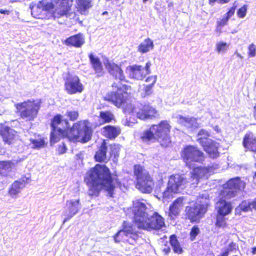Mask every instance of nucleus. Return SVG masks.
Returning a JSON list of instances; mask_svg holds the SVG:
<instances>
[{
  "mask_svg": "<svg viewBox=\"0 0 256 256\" xmlns=\"http://www.w3.org/2000/svg\"><path fill=\"white\" fill-rule=\"evenodd\" d=\"M74 215L72 214H70V216H68L64 220L63 222L64 223L70 220Z\"/></svg>",
  "mask_w": 256,
  "mask_h": 256,
  "instance_id": "obj_59",
  "label": "nucleus"
},
{
  "mask_svg": "<svg viewBox=\"0 0 256 256\" xmlns=\"http://www.w3.org/2000/svg\"><path fill=\"white\" fill-rule=\"evenodd\" d=\"M14 166V164L10 161H0V174L3 176H6Z\"/></svg>",
  "mask_w": 256,
  "mask_h": 256,
  "instance_id": "obj_35",
  "label": "nucleus"
},
{
  "mask_svg": "<svg viewBox=\"0 0 256 256\" xmlns=\"http://www.w3.org/2000/svg\"><path fill=\"white\" fill-rule=\"evenodd\" d=\"M0 13L2 14H8L9 13H10V12L8 10H2V9H0Z\"/></svg>",
  "mask_w": 256,
  "mask_h": 256,
  "instance_id": "obj_62",
  "label": "nucleus"
},
{
  "mask_svg": "<svg viewBox=\"0 0 256 256\" xmlns=\"http://www.w3.org/2000/svg\"><path fill=\"white\" fill-rule=\"evenodd\" d=\"M137 118L141 120H152L159 117L158 111L149 104H144L136 112Z\"/></svg>",
  "mask_w": 256,
  "mask_h": 256,
  "instance_id": "obj_14",
  "label": "nucleus"
},
{
  "mask_svg": "<svg viewBox=\"0 0 256 256\" xmlns=\"http://www.w3.org/2000/svg\"><path fill=\"white\" fill-rule=\"evenodd\" d=\"M150 129L162 147H168L171 144L170 132L172 126L168 120H162L158 124H152Z\"/></svg>",
  "mask_w": 256,
  "mask_h": 256,
  "instance_id": "obj_8",
  "label": "nucleus"
},
{
  "mask_svg": "<svg viewBox=\"0 0 256 256\" xmlns=\"http://www.w3.org/2000/svg\"><path fill=\"white\" fill-rule=\"evenodd\" d=\"M128 236L121 229L118 230L114 236L113 238L116 242H120L125 240V238Z\"/></svg>",
  "mask_w": 256,
  "mask_h": 256,
  "instance_id": "obj_42",
  "label": "nucleus"
},
{
  "mask_svg": "<svg viewBox=\"0 0 256 256\" xmlns=\"http://www.w3.org/2000/svg\"><path fill=\"white\" fill-rule=\"evenodd\" d=\"M84 180L88 186L90 196L97 197L104 190L112 198L114 191L120 182L117 176L114 177L110 168L105 164H96L87 172Z\"/></svg>",
  "mask_w": 256,
  "mask_h": 256,
  "instance_id": "obj_1",
  "label": "nucleus"
},
{
  "mask_svg": "<svg viewBox=\"0 0 256 256\" xmlns=\"http://www.w3.org/2000/svg\"><path fill=\"white\" fill-rule=\"evenodd\" d=\"M254 116L256 117V104L254 106Z\"/></svg>",
  "mask_w": 256,
  "mask_h": 256,
  "instance_id": "obj_64",
  "label": "nucleus"
},
{
  "mask_svg": "<svg viewBox=\"0 0 256 256\" xmlns=\"http://www.w3.org/2000/svg\"><path fill=\"white\" fill-rule=\"evenodd\" d=\"M146 81L150 82V84L146 85L144 87V92L146 95H150L152 92V88L156 84V76H150L146 78Z\"/></svg>",
  "mask_w": 256,
  "mask_h": 256,
  "instance_id": "obj_37",
  "label": "nucleus"
},
{
  "mask_svg": "<svg viewBox=\"0 0 256 256\" xmlns=\"http://www.w3.org/2000/svg\"><path fill=\"white\" fill-rule=\"evenodd\" d=\"M73 2L74 0H42L30 6L31 13L34 18L40 19H49L48 12L54 19L68 17L72 14Z\"/></svg>",
  "mask_w": 256,
  "mask_h": 256,
  "instance_id": "obj_4",
  "label": "nucleus"
},
{
  "mask_svg": "<svg viewBox=\"0 0 256 256\" xmlns=\"http://www.w3.org/2000/svg\"><path fill=\"white\" fill-rule=\"evenodd\" d=\"M66 148L64 144H62L59 145L57 151L59 154H62L66 152Z\"/></svg>",
  "mask_w": 256,
  "mask_h": 256,
  "instance_id": "obj_53",
  "label": "nucleus"
},
{
  "mask_svg": "<svg viewBox=\"0 0 256 256\" xmlns=\"http://www.w3.org/2000/svg\"><path fill=\"white\" fill-rule=\"evenodd\" d=\"M225 216L216 214V216L215 226L218 228H224L227 226Z\"/></svg>",
  "mask_w": 256,
  "mask_h": 256,
  "instance_id": "obj_39",
  "label": "nucleus"
},
{
  "mask_svg": "<svg viewBox=\"0 0 256 256\" xmlns=\"http://www.w3.org/2000/svg\"><path fill=\"white\" fill-rule=\"evenodd\" d=\"M180 157L189 168H192V162L202 163L204 160V154L197 146L186 145L180 152Z\"/></svg>",
  "mask_w": 256,
  "mask_h": 256,
  "instance_id": "obj_9",
  "label": "nucleus"
},
{
  "mask_svg": "<svg viewBox=\"0 0 256 256\" xmlns=\"http://www.w3.org/2000/svg\"><path fill=\"white\" fill-rule=\"evenodd\" d=\"M164 246L166 247L162 250V251L166 255H168L170 252V248L168 245L167 242H166Z\"/></svg>",
  "mask_w": 256,
  "mask_h": 256,
  "instance_id": "obj_56",
  "label": "nucleus"
},
{
  "mask_svg": "<svg viewBox=\"0 0 256 256\" xmlns=\"http://www.w3.org/2000/svg\"><path fill=\"white\" fill-rule=\"evenodd\" d=\"M85 42L84 37L82 33H78L67 38L63 44L69 47L81 48Z\"/></svg>",
  "mask_w": 256,
  "mask_h": 256,
  "instance_id": "obj_17",
  "label": "nucleus"
},
{
  "mask_svg": "<svg viewBox=\"0 0 256 256\" xmlns=\"http://www.w3.org/2000/svg\"><path fill=\"white\" fill-rule=\"evenodd\" d=\"M131 208L134 215L133 222L138 228L148 215L146 206L144 203L137 200L133 202Z\"/></svg>",
  "mask_w": 256,
  "mask_h": 256,
  "instance_id": "obj_13",
  "label": "nucleus"
},
{
  "mask_svg": "<svg viewBox=\"0 0 256 256\" xmlns=\"http://www.w3.org/2000/svg\"><path fill=\"white\" fill-rule=\"evenodd\" d=\"M251 206L256 210V198L250 203Z\"/></svg>",
  "mask_w": 256,
  "mask_h": 256,
  "instance_id": "obj_61",
  "label": "nucleus"
},
{
  "mask_svg": "<svg viewBox=\"0 0 256 256\" xmlns=\"http://www.w3.org/2000/svg\"><path fill=\"white\" fill-rule=\"evenodd\" d=\"M150 64L148 62L145 67L141 66L133 65L129 66V70L132 78L136 80H142L144 77L150 73Z\"/></svg>",
  "mask_w": 256,
  "mask_h": 256,
  "instance_id": "obj_15",
  "label": "nucleus"
},
{
  "mask_svg": "<svg viewBox=\"0 0 256 256\" xmlns=\"http://www.w3.org/2000/svg\"><path fill=\"white\" fill-rule=\"evenodd\" d=\"M14 131L5 124H0V135L4 141L10 144L14 136Z\"/></svg>",
  "mask_w": 256,
  "mask_h": 256,
  "instance_id": "obj_25",
  "label": "nucleus"
},
{
  "mask_svg": "<svg viewBox=\"0 0 256 256\" xmlns=\"http://www.w3.org/2000/svg\"><path fill=\"white\" fill-rule=\"evenodd\" d=\"M204 150L208 154L210 157L216 158L219 156L218 146L216 143L210 140V142L202 146Z\"/></svg>",
  "mask_w": 256,
  "mask_h": 256,
  "instance_id": "obj_28",
  "label": "nucleus"
},
{
  "mask_svg": "<svg viewBox=\"0 0 256 256\" xmlns=\"http://www.w3.org/2000/svg\"><path fill=\"white\" fill-rule=\"evenodd\" d=\"M64 90L70 94L81 93L84 90L83 84L76 75L68 73L67 76L64 78Z\"/></svg>",
  "mask_w": 256,
  "mask_h": 256,
  "instance_id": "obj_12",
  "label": "nucleus"
},
{
  "mask_svg": "<svg viewBox=\"0 0 256 256\" xmlns=\"http://www.w3.org/2000/svg\"><path fill=\"white\" fill-rule=\"evenodd\" d=\"M169 242L174 253L178 254H182L183 253V248L178 242L177 236L176 234H173L170 236Z\"/></svg>",
  "mask_w": 256,
  "mask_h": 256,
  "instance_id": "obj_30",
  "label": "nucleus"
},
{
  "mask_svg": "<svg viewBox=\"0 0 256 256\" xmlns=\"http://www.w3.org/2000/svg\"><path fill=\"white\" fill-rule=\"evenodd\" d=\"M236 8L237 4H236V2H234L233 3L232 6L228 9V11L225 14V16L230 19V18L234 14Z\"/></svg>",
  "mask_w": 256,
  "mask_h": 256,
  "instance_id": "obj_47",
  "label": "nucleus"
},
{
  "mask_svg": "<svg viewBox=\"0 0 256 256\" xmlns=\"http://www.w3.org/2000/svg\"><path fill=\"white\" fill-rule=\"evenodd\" d=\"M66 204L70 213L72 214L73 215H75L78 210L80 200L78 199L76 200H69L67 202Z\"/></svg>",
  "mask_w": 256,
  "mask_h": 256,
  "instance_id": "obj_38",
  "label": "nucleus"
},
{
  "mask_svg": "<svg viewBox=\"0 0 256 256\" xmlns=\"http://www.w3.org/2000/svg\"><path fill=\"white\" fill-rule=\"evenodd\" d=\"M122 230L127 236H130V238H132L134 242H136L138 238V232L134 230V228L132 224L124 221L122 222Z\"/></svg>",
  "mask_w": 256,
  "mask_h": 256,
  "instance_id": "obj_27",
  "label": "nucleus"
},
{
  "mask_svg": "<svg viewBox=\"0 0 256 256\" xmlns=\"http://www.w3.org/2000/svg\"><path fill=\"white\" fill-rule=\"evenodd\" d=\"M251 252L252 254H256V246L252 248Z\"/></svg>",
  "mask_w": 256,
  "mask_h": 256,
  "instance_id": "obj_63",
  "label": "nucleus"
},
{
  "mask_svg": "<svg viewBox=\"0 0 256 256\" xmlns=\"http://www.w3.org/2000/svg\"><path fill=\"white\" fill-rule=\"evenodd\" d=\"M140 139L143 142L147 144H150L152 142L157 140L156 136L150 128L143 132L140 136Z\"/></svg>",
  "mask_w": 256,
  "mask_h": 256,
  "instance_id": "obj_31",
  "label": "nucleus"
},
{
  "mask_svg": "<svg viewBox=\"0 0 256 256\" xmlns=\"http://www.w3.org/2000/svg\"><path fill=\"white\" fill-rule=\"evenodd\" d=\"M134 109L133 106L130 104L126 106V107H124L123 110L124 112H132Z\"/></svg>",
  "mask_w": 256,
  "mask_h": 256,
  "instance_id": "obj_57",
  "label": "nucleus"
},
{
  "mask_svg": "<svg viewBox=\"0 0 256 256\" xmlns=\"http://www.w3.org/2000/svg\"><path fill=\"white\" fill-rule=\"evenodd\" d=\"M165 226L164 218L158 212H154L150 216L148 215L138 228L147 231H158Z\"/></svg>",
  "mask_w": 256,
  "mask_h": 256,
  "instance_id": "obj_10",
  "label": "nucleus"
},
{
  "mask_svg": "<svg viewBox=\"0 0 256 256\" xmlns=\"http://www.w3.org/2000/svg\"><path fill=\"white\" fill-rule=\"evenodd\" d=\"M104 66L108 72L112 76L116 81L112 85L115 91L108 92L103 100L120 108L127 104L130 95L128 91L131 88L130 86L122 83V82H126V78L122 70L119 65L108 60L104 62Z\"/></svg>",
  "mask_w": 256,
  "mask_h": 256,
  "instance_id": "obj_3",
  "label": "nucleus"
},
{
  "mask_svg": "<svg viewBox=\"0 0 256 256\" xmlns=\"http://www.w3.org/2000/svg\"><path fill=\"white\" fill-rule=\"evenodd\" d=\"M30 177L26 176H22L17 180V188H22L24 187L27 184L30 182Z\"/></svg>",
  "mask_w": 256,
  "mask_h": 256,
  "instance_id": "obj_41",
  "label": "nucleus"
},
{
  "mask_svg": "<svg viewBox=\"0 0 256 256\" xmlns=\"http://www.w3.org/2000/svg\"><path fill=\"white\" fill-rule=\"evenodd\" d=\"M250 206H251L250 203V204H248V206H241L240 209L242 211L247 212L250 209Z\"/></svg>",
  "mask_w": 256,
  "mask_h": 256,
  "instance_id": "obj_58",
  "label": "nucleus"
},
{
  "mask_svg": "<svg viewBox=\"0 0 256 256\" xmlns=\"http://www.w3.org/2000/svg\"><path fill=\"white\" fill-rule=\"evenodd\" d=\"M230 0H208V4L213 5L215 2H218L220 4L228 3Z\"/></svg>",
  "mask_w": 256,
  "mask_h": 256,
  "instance_id": "obj_54",
  "label": "nucleus"
},
{
  "mask_svg": "<svg viewBox=\"0 0 256 256\" xmlns=\"http://www.w3.org/2000/svg\"><path fill=\"white\" fill-rule=\"evenodd\" d=\"M183 205L184 198L182 197H178L176 199L170 206L168 210L169 216L171 218H174L178 216Z\"/></svg>",
  "mask_w": 256,
  "mask_h": 256,
  "instance_id": "obj_22",
  "label": "nucleus"
},
{
  "mask_svg": "<svg viewBox=\"0 0 256 256\" xmlns=\"http://www.w3.org/2000/svg\"><path fill=\"white\" fill-rule=\"evenodd\" d=\"M88 58L92 68L95 72V73L98 76H102L104 71L102 63L100 59L97 56H94L92 53L88 54Z\"/></svg>",
  "mask_w": 256,
  "mask_h": 256,
  "instance_id": "obj_24",
  "label": "nucleus"
},
{
  "mask_svg": "<svg viewBox=\"0 0 256 256\" xmlns=\"http://www.w3.org/2000/svg\"><path fill=\"white\" fill-rule=\"evenodd\" d=\"M134 174L136 177V181L150 174L144 167L140 164H135L134 166Z\"/></svg>",
  "mask_w": 256,
  "mask_h": 256,
  "instance_id": "obj_32",
  "label": "nucleus"
},
{
  "mask_svg": "<svg viewBox=\"0 0 256 256\" xmlns=\"http://www.w3.org/2000/svg\"><path fill=\"white\" fill-rule=\"evenodd\" d=\"M136 187L142 192L150 194L154 185V181L150 174L136 181Z\"/></svg>",
  "mask_w": 256,
  "mask_h": 256,
  "instance_id": "obj_16",
  "label": "nucleus"
},
{
  "mask_svg": "<svg viewBox=\"0 0 256 256\" xmlns=\"http://www.w3.org/2000/svg\"><path fill=\"white\" fill-rule=\"evenodd\" d=\"M92 0H76V8L80 14H86L92 6Z\"/></svg>",
  "mask_w": 256,
  "mask_h": 256,
  "instance_id": "obj_26",
  "label": "nucleus"
},
{
  "mask_svg": "<svg viewBox=\"0 0 256 256\" xmlns=\"http://www.w3.org/2000/svg\"><path fill=\"white\" fill-rule=\"evenodd\" d=\"M210 206V200L206 198L204 202L186 206L184 210L185 219L189 220L192 223L199 222L208 212Z\"/></svg>",
  "mask_w": 256,
  "mask_h": 256,
  "instance_id": "obj_7",
  "label": "nucleus"
},
{
  "mask_svg": "<svg viewBox=\"0 0 256 256\" xmlns=\"http://www.w3.org/2000/svg\"><path fill=\"white\" fill-rule=\"evenodd\" d=\"M210 172V168L205 166H196L193 168L190 174V178L195 180V184H198L200 180L206 176Z\"/></svg>",
  "mask_w": 256,
  "mask_h": 256,
  "instance_id": "obj_23",
  "label": "nucleus"
},
{
  "mask_svg": "<svg viewBox=\"0 0 256 256\" xmlns=\"http://www.w3.org/2000/svg\"><path fill=\"white\" fill-rule=\"evenodd\" d=\"M40 99L27 100L17 104V112L20 118L32 121L36 118L41 107Z\"/></svg>",
  "mask_w": 256,
  "mask_h": 256,
  "instance_id": "obj_6",
  "label": "nucleus"
},
{
  "mask_svg": "<svg viewBox=\"0 0 256 256\" xmlns=\"http://www.w3.org/2000/svg\"><path fill=\"white\" fill-rule=\"evenodd\" d=\"M98 118L102 120V124L110 123L112 121H115L114 114L108 110L100 112Z\"/></svg>",
  "mask_w": 256,
  "mask_h": 256,
  "instance_id": "obj_34",
  "label": "nucleus"
},
{
  "mask_svg": "<svg viewBox=\"0 0 256 256\" xmlns=\"http://www.w3.org/2000/svg\"><path fill=\"white\" fill-rule=\"evenodd\" d=\"M62 138H66V136H64L62 134L58 132V130H51L50 132V143L51 145L58 142Z\"/></svg>",
  "mask_w": 256,
  "mask_h": 256,
  "instance_id": "obj_36",
  "label": "nucleus"
},
{
  "mask_svg": "<svg viewBox=\"0 0 256 256\" xmlns=\"http://www.w3.org/2000/svg\"><path fill=\"white\" fill-rule=\"evenodd\" d=\"M154 47L153 41L150 38H148L138 45V50L141 54H144L152 50Z\"/></svg>",
  "mask_w": 256,
  "mask_h": 256,
  "instance_id": "obj_29",
  "label": "nucleus"
},
{
  "mask_svg": "<svg viewBox=\"0 0 256 256\" xmlns=\"http://www.w3.org/2000/svg\"><path fill=\"white\" fill-rule=\"evenodd\" d=\"M248 10V6L244 4L237 10V16L239 18H242L246 16Z\"/></svg>",
  "mask_w": 256,
  "mask_h": 256,
  "instance_id": "obj_44",
  "label": "nucleus"
},
{
  "mask_svg": "<svg viewBox=\"0 0 256 256\" xmlns=\"http://www.w3.org/2000/svg\"><path fill=\"white\" fill-rule=\"evenodd\" d=\"M186 178L184 174L176 173L169 176L166 188L162 192L163 199L172 198L185 188L188 184Z\"/></svg>",
  "mask_w": 256,
  "mask_h": 256,
  "instance_id": "obj_5",
  "label": "nucleus"
},
{
  "mask_svg": "<svg viewBox=\"0 0 256 256\" xmlns=\"http://www.w3.org/2000/svg\"><path fill=\"white\" fill-rule=\"evenodd\" d=\"M244 188L240 178H231L223 185L220 194L224 198L229 199L234 197L242 188Z\"/></svg>",
  "mask_w": 256,
  "mask_h": 256,
  "instance_id": "obj_11",
  "label": "nucleus"
},
{
  "mask_svg": "<svg viewBox=\"0 0 256 256\" xmlns=\"http://www.w3.org/2000/svg\"><path fill=\"white\" fill-rule=\"evenodd\" d=\"M121 129L119 126L106 125L102 128V134L108 140H114L120 134Z\"/></svg>",
  "mask_w": 256,
  "mask_h": 256,
  "instance_id": "obj_19",
  "label": "nucleus"
},
{
  "mask_svg": "<svg viewBox=\"0 0 256 256\" xmlns=\"http://www.w3.org/2000/svg\"><path fill=\"white\" fill-rule=\"evenodd\" d=\"M248 54L250 57H254L256 55V46L254 44H251L248 47Z\"/></svg>",
  "mask_w": 256,
  "mask_h": 256,
  "instance_id": "obj_49",
  "label": "nucleus"
},
{
  "mask_svg": "<svg viewBox=\"0 0 256 256\" xmlns=\"http://www.w3.org/2000/svg\"><path fill=\"white\" fill-rule=\"evenodd\" d=\"M180 120L181 122L184 123V124H191L193 120V118H186L182 116H180Z\"/></svg>",
  "mask_w": 256,
  "mask_h": 256,
  "instance_id": "obj_52",
  "label": "nucleus"
},
{
  "mask_svg": "<svg viewBox=\"0 0 256 256\" xmlns=\"http://www.w3.org/2000/svg\"><path fill=\"white\" fill-rule=\"evenodd\" d=\"M32 143L33 144L34 148H43L46 144L43 138L39 140H32Z\"/></svg>",
  "mask_w": 256,
  "mask_h": 256,
  "instance_id": "obj_46",
  "label": "nucleus"
},
{
  "mask_svg": "<svg viewBox=\"0 0 256 256\" xmlns=\"http://www.w3.org/2000/svg\"><path fill=\"white\" fill-rule=\"evenodd\" d=\"M200 233V230L196 225L194 226L190 232V238L192 241L194 240L196 236Z\"/></svg>",
  "mask_w": 256,
  "mask_h": 256,
  "instance_id": "obj_43",
  "label": "nucleus"
},
{
  "mask_svg": "<svg viewBox=\"0 0 256 256\" xmlns=\"http://www.w3.org/2000/svg\"><path fill=\"white\" fill-rule=\"evenodd\" d=\"M228 46L226 42H220L216 44V50L218 52H224L227 50Z\"/></svg>",
  "mask_w": 256,
  "mask_h": 256,
  "instance_id": "obj_48",
  "label": "nucleus"
},
{
  "mask_svg": "<svg viewBox=\"0 0 256 256\" xmlns=\"http://www.w3.org/2000/svg\"><path fill=\"white\" fill-rule=\"evenodd\" d=\"M238 248V246L236 242H230L228 246V248H226L225 250H227L229 253L230 252L233 250H236Z\"/></svg>",
  "mask_w": 256,
  "mask_h": 256,
  "instance_id": "obj_51",
  "label": "nucleus"
},
{
  "mask_svg": "<svg viewBox=\"0 0 256 256\" xmlns=\"http://www.w3.org/2000/svg\"><path fill=\"white\" fill-rule=\"evenodd\" d=\"M107 144L106 140H103L94 156L96 162H107Z\"/></svg>",
  "mask_w": 256,
  "mask_h": 256,
  "instance_id": "obj_21",
  "label": "nucleus"
},
{
  "mask_svg": "<svg viewBox=\"0 0 256 256\" xmlns=\"http://www.w3.org/2000/svg\"><path fill=\"white\" fill-rule=\"evenodd\" d=\"M110 149V156L112 155H117L118 154V153L120 150V145L118 144H110L109 146Z\"/></svg>",
  "mask_w": 256,
  "mask_h": 256,
  "instance_id": "obj_45",
  "label": "nucleus"
},
{
  "mask_svg": "<svg viewBox=\"0 0 256 256\" xmlns=\"http://www.w3.org/2000/svg\"><path fill=\"white\" fill-rule=\"evenodd\" d=\"M242 146L248 150L256 153V138L252 132H249L244 134Z\"/></svg>",
  "mask_w": 256,
  "mask_h": 256,
  "instance_id": "obj_18",
  "label": "nucleus"
},
{
  "mask_svg": "<svg viewBox=\"0 0 256 256\" xmlns=\"http://www.w3.org/2000/svg\"><path fill=\"white\" fill-rule=\"evenodd\" d=\"M229 253L227 250H224L218 256H228Z\"/></svg>",
  "mask_w": 256,
  "mask_h": 256,
  "instance_id": "obj_60",
  "label": "nucleus"
},
{
  "mask_svg": "<svg viewBox=\"0 0 256 256\" xmlns=\"http://www.w3.org/2000/svg\"><path fill=\"white\" fill-rule=\"evenodd\" d=\"M210 133L206 130H200L197 134V141L202 146L204 144L210 142L209 141Z\"/></svg>",
  "mask_w": 256,
  "mask_h": 256,
  "instance_id": "obj_33",
  "label": "nucleus"
},
{
  "mask_svg": "<svg viewBox=\"0 0 256 256\" xmlns=\"http://www.w3.org/2000/svg\"><path fill=\"white\" fill-rule=\"evenodd\" d=\"M16 181L12 185L10 189L9 190V194L12 196H14L16 194Z\"/></svg>",
  "mask_w": 256,
  "mask_h": 256,
  "instance_id": "obj_55",
  "label": "nucleus"
},
{
  "mask_svg": "<svg viewBox=\"0 0 256 256\" xmlns=\"http://www.w3.org/2000/svg\"><path fill=\"white\" fill-rule=\"evenodd\" d=\"M65 115L70 121L74 122L79 117V112L78 110H67Z\"/></svg>",
  "mask_w": 256,
  "mask_h": 256,
  "instance_id": "obj_40",
  "label": "nucleus"
},
{
  "mask_svg": "<svg viewBox=\"0 0 256 256\" xmlns=\"http://www.w3.org/2000/svg\"><path fill=\"white\" fill-rule=\"evenodd\" d=\"M216 210L217 214L222 216H227L231 214L232 206L230 202H226L225 200L220 198L216 203Z\"/></svg>",
  "mask_w": 256,
  "mask_h": 256,
  "instance_id": "obj_20",
  "label": "nucleus"
},
{
  "mask_svg": "<svg viewBox=\"0 0 256 256\" xmlns=\"http://www.w3.org/2000/svg\"><path fill=\"white\" fill-rule=\"evenodd\" d=\"M229 19L224 16L223 18H222L220 20L217 22V28H221L222 27L228 24Z\"/></svg>",
  "mask_w": 256,
  "mask_h": 256,
  "instance_id": "obj_50",
  "label": "nucleus"
},
{
  "mask_svg": "<svg viewBox=\"0 0 256 256\" xmlns=\"http://www.w3.org/2000/svg\"><path fill=\"white\" fill-rule=\"evenodd\" d=\"M50 126L51 129L58 130L70 142L86 143L92 136V128L88 120L77 121L70 127L68 120H64L62 116L56 114L52 118Z\"/></svg>",
  "mask_w": 256,
  "mask_h": 256,
  "instance_id": "obj_2",
  "label": "nucleus"
}]
</instances>
